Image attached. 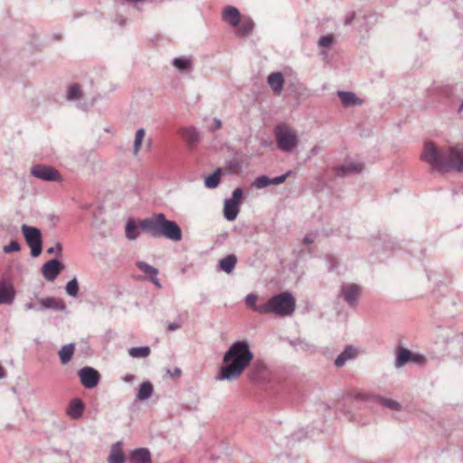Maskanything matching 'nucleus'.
Returning <instances> with one entry per match:
<instances>
[{
    "instance_id": "nucleus-33",
    "label": "nucleus",
    "mask_w": 463,
    "mask_h": 463,
    "mask_svg": "<svg viewBox=\"0 0 463 463\" xmlns=\"http://www.w3.org/2000/svg\"><path fill=\"white\" fill-rule=\"evenodd\" d=\"M81 95L82 93L80 89V86L78 84H73L69 87L66 93V99L70 101H74L80 99Z\"/></svg>"
},
{
    "instance_id": "nucleus-49",
    "label": "nucleus",
    "mask_w": 463,
    "mask_h": 463,
    "mask_svg": "<svg viewBox=\"0 0 463 463\" xmlns=\"http://www.w3.org/2000/svg\"><path fill=\"white\" fill-rule=\"evenodd\" d=\"M180 327H181V323H176V322L170 323L167 326V329L169 331H175V330H177Z\"/></svg>"
},
{
    "instance_id": "nucleus-59",
    "label": "nucleus",
    "mask_w": 463,
    "mask_h": 463,
    "mask_svg": "<svg viewBox=\"0 0 463 463\" xmlns=\"http://www.w3.org/2000/svg\"><path fill=\"white\" fill-rule=\"evenodd\" d=\"M462 335H463V332H462Z\"/></svg>"
},
{
    "instance_id": "nucleus-17",
    "label": "nucleus",
    "mask_w": 463,
    "mask_h": 463,
    "mask_svg": "<svg viewBox=\"0 0 463 463\" xmlns=\"http://www.w3.org/2000/svg\"><path fill=\"white\" fill-rule=\"evenodd\" d=\"M337 96L345 107L360 106L364 103V100L352 91L339 90Z\"/></svg>"
},
{
    "instance_id": "nucleus-53",
    "label": "nucleus",
    "mask_w": 463,
    "mask_h": 463,
    "mask_svg": "<svg viewBox=\"0 0 463 463\" xmlns=\"http://www.w3.org/2000/svg\"><path fill=\"white\" fill-rule=\"evenodd\" d=\"M319 151H320V147L317 146H315L310 149L309 154H310V156H316L319 153Z\"/></svg>"
},
{
    "instance_id": "nucleus-5",
    "label": "nucleus",
    "mask_w": 463,
    "mask_h": 463,
    "mask_svg": "<svg viewBox=\"0 0 463 463\" xmlns=\"http://www.w3.org/2000/svg\"><path fill=\"white\" fill-rule=\"evenodd\" d=\"M278 148L286 153H290L298 144L297 135L287 126L279 125L274 131Z\"/></svg>"
},
{
    "instance_id": "nucleus-44",
    "label": "nucleus",
    "mask_w": 463,
    "mask_h": 463,
    "mask_svg": "<svg viewBox=\"0 0 463 463\" xmlns=\"http://www.w3.org/2000/svg\"><path fill=\"white\" fill-rule=\"evenodd\" d=\"M61 250H62V246L60 242H57L55 244V246L53 247H50L46 250V252L48 254H57V255H61Z\"/></svg>"
},
{
    "instance_id": "nucleus-57",
    "label": "nucleus",
    "mask_w": 463,
    "mask_h": 463,
    "mask_svg": "<svg viewBox=\"0 0 463 463\" xmlns=\"http://www.w3.org/2000/svg\"><path fill=\"white\" fill-rule=\"evenodd\" d=\"M301 341L300 340H298V341H291L290 344L293 345V346H296L298 343H300Z\"/></svg>"
},
{
    "instance_id": "nucleus-9",
    "label": "nucleus",
    "mask_w": 463,
    "mask_h": 463,
    "mask_svg": "<svg viewBox=\"0 0 463 463\" xmlns=\"http://www.w3.org/2000/svg\"><path fill=\"white\" fill-rule=\"evenodd\" d=\"M423 361L422 355L414 354L407 348L400 347L396 354L395 366L400 368L409 363L421 364Z\"/></svg>"
},
{
    "instance_id": "nucleus-43",
    "label": "nucleus",
    "mask_w": 463,
    "mask_h": 463,
    "mask_svg": "<svg viewBox=\"0 0 463 463\" xmlns=\"http://www.w3.org/2000/svg\"><path fill=\"white\" fill-rule=\"evenodd\" d=\"M291 174V171H288L286 174L284 175H281L279 176H276V177H273V178H270V181H271V184L273 185H279L282 183H284L287 179V177Z\"/></svg>"
},
{
    "instance_id": "nucleus-41",
    "label": "nucleus",
    "mask_w": 463,
    "mask_h": 463,
    "mask_svg": "<svg viewBox=\"0 0 463 463\" xmlns=\"http://www.w3.org/2000/svg\"><path fill=\"white\" fill-rule=\"evenodd\" d=\"M257 301V295L250 293L247 295L245 298V303L248 307H251L254 311H256V307H258L259 305H256Z\"/></svg>"
},
{
    "instance_id": "nucleus-54",
    "label": "nucleus",
    "mask_w": 463,
    "mask_h": 463,
    "mask_svg": "<svg viewBox=\"0 0 463 463\" xmlns=\"http://www.w3.org/2000/svg\"><path fill=\"white\" fill-rule=\"evenodd\" d=\"M5 376V370L3 366L0 364V379H3Z\"/></svg>"
},
{
    "instance_id": "nucleus-18",
    "label": "nucleus",
    "mask_w": 463,
    "mask_h": 463,
    "mask_svg": "<svg viewBox=\"0 0 463 463\" xmlns=\"http://www.w3.org/2000/svg\"><path fill=\"white\" fill-rule=\"evenodd\" d=\"M84 409H85V405H84L83 402L79 398H75L71 401L66 411H67V414L71 419L78 420V419L81 418Z\"/></svg>"
},
{
    "instance_id": "nucleus-46",
    "label": "nucleus",
    "mask_w": 463,
    "mask_h": 463,
    "mask_svg": "<svg viewBox=\"0 0 463 463\" xmlns=\"http://www.w3.org/2000/svg\"><path fill=\"white\" fill-rule=\"evenodd\" d=\"M221 128H222V121H221V119L218 118H213V125L209 128V130L210 131H214V130L219 129Z\"/></svg>"
},
{
    "instance_id": "nucleus-47",
    "label": "nucleus",
    "mask_w": 463,
    "mask_h": 463,
    "mask_svg": "<svg viewBox=\"0 0 463 463\" xmlns=\"http://www.w3.org/2000/svg\"><path fill=\"white\" fill-rule=\"evenodd\" d=\"M115 22L121 27L127 24V18L122 16L121 14H117L115 17Z\"/></svg>"
},
{
    "instance_id": "nucleus-45",
    "label": "nucleus",
    "mask_w": 463,
    "mask_h": 463,
    "mask_svg": "<svg viewBox=\"0 0 463 463\" xmlns=\"http://www.w3.org/2000/svg\"><path fill=\"white\" fill-rule=\"evenodd\" d=\"M355 18V13L354 12H349L348 14H346L345 17V21H344V24L345 25H350L353 21L354 20Z\"/></svg>"
},
{
    "instance_id": "nucleus-51",
    "label": "nucleus",
    "mask_w": 463,
    "mask_h": 463,
    "mask_svg": "<svg viewBox=\"0 0 463 463\" xmlns=\"http://www.w3.org/2000/svg\"><path fill=\"white\" fill-rule=\"evenodd\" d=\"M313 242H314V238H313V237H311V236H309V235H307V236H305V237L303 238V243H304V244L308 245V244H311V243H313Z\"/></svg>"
},
{
    "instance_id": "nucleus-21",
    "label": "nucleus",
    "mask_w": 463,
    "mask_h": 463,
    "mask_svg": "<svg viewBox=\"0 0 463 463\" xmlns=\"http://www.w3.org/2000/svg\"><path fill=\"white\" fill-rule=\"evenodd\" d=\"M284 76L281 72H272L268 77V83L275 93L279 94L284 86Z\"/></svg>"
},
{
    "instance_id": "nucleus-29",
    "label": "nucleus",
    "mask_w": 463,
    "mask_h": 463,
    "mask_svg": "<svg viewBox=\"0 0 463 463\" xmlns=\"http://www.w3.org/2000/svg\"><path fill=\"white\" fill-rule=\"evenodd\" d=\"M222 170L217 168L213 174L208 175L204 180V185L209 189L216 188L220 184Z\"/></svg>"
},
{
    "instance_id": "nucleus-48",
    "label": "nucleus",
    "mask_w": 463,
    "mask_h": 463,
    "mask_svg": "<svg viewBox=\"0 0 463 463\" xmlns=\"http://www.w3.org/2000/svg\"><path fill=\"white\" fill-rule=\"evenodd\" d=\"M166 373L171 377H179L181 375V370L177 367H175L173 372L167 369Z\"/></svg>"
},
{
    "instance_id": "nucleus-8",
    "label": "nucleus",
    "mask_w": 463,
    "mask_h": 463,
    "mask_svg": "<svg viewBox=\"0 0 463 463\" xmlns=\"http://www.w3.org/2000/svg\"><path fill=\"white\" fill-rule=\"evenodd\" d=\"M78 375L81 384L87 389H93L99 384L100 380L99 373L90 366H85L79 370Z\"/></svg>"
},
{
    "instance_id": "nucleus-40",
    "label": "nucleus",
    "mask_w": 463,
    "mask_h": 463,
    "mask_svg": "<svg viewBox=\"0 0 463 463\" xmlns=\"http://www.w3.org/2000/svg\"><path fill=\"white\" fill-rule=\"evenodd\" d=\"M242 195H243V189L241 187H238L232 192V198H230L228 200L234 202L240 205Z\"/></svg>"
},
{
    "instance_id": "nucleus-36",
    "label": "nucleus",
    "mask_w": 463,
    "mask_h": 463,
    "mask_svg": "<svg viewBox=\"0 0 463 463\" xmlns=\"http://www.w3.org/2000/svg\"><path fill=\"white\" fill-rule=\"evenodd\" d=\"M144 137H145V129L144 128L137 129V131L136 132L135 141H134V146H133V154L135 156H137L140 150L142 142L144 140Z\"/></svg>"
},
{
    "instance_id": "nucleus-10",
    "label": "nucleus",
    "mask_w": 463,
    "mask_h": 463,
    "mask_svg": "<svg viewBox=\"0 0 463 463\" xmlns=\"http://www.w3.org/2000/svg\"><path fill=\"white\" fill-rule=\"evenodd\" d=\"M64 268L65 266L61 260L57 259H52L42 266L41 270L43 278L46 280L53 281L64 269Z\"/></svg>"
},
{
    "instance_id": "nucleus-13",
    "label": "nucleus",
    "mask_w": 463,
    "mask_h": 463,
    "mask_svg": "<svg viewBox=\"0 0 463 463\" xmlns=\"http://www.w3.org/2000/svg\"><path fill=\"white\" fill-rule=\"evenodd\" d=\"M15 297V291L12 284L1 280L0 281V305H11Z\"/></svg>"
},
{
    "instance_id": "nucleus-26",
    "label": "nucleus",
    "mask_w": 463,
    "mask_h": 463,
    "mask_svg": "<svg viewBox=\"0 0 463 463\" xmlns=\"http://www.w3.org/2000/svg\"><path fill=\"white\" fill-rule=\"evenodd\" d=\"M75 350V344L64 345L59 351V356L62 364H67L72 358Z\"/></svg>"
},
{
    "instance_id": "nucleus-7",
    "label": "nucleus",
    "mask_w": 463,
    "mask_h": 463,
    "mask_svg": "<svg viewBox=\"0 0 463 463\" xmlns=\"http://www.w3.org/2000/svg\"><path fill=\"white\" fill-rule=\"evenodd\" d=\"M31 175L38 179L47 182L61 181V177L58 170L52 165H35L31 168Z\"/></svg>"
},
{
    "instance_id": "nucleus-16",
    "label": "nucleus",
    "mask_w": 463,
    "mask_h": 463,
    "mask_svg": "<svg viewBox=\"0 0 463 463\" xmlns=\"http://www.w3.org/2000/svg\"><path fill=\"white\" fill-rule=\"evenodd\" d=\"M130 463H151V454L148 449L139 448L134 449L129 455Z\"/></svg>"
},
{
    "instance_id": "nucleus-52",
    "label": "nucleus",
    "mask_w": 463,
    "mask_h": 463,
    "mask_svg": "<svg viewBox=\"0 0 463 463\" xmlns=\"http://www.w3.org/2000/svg\"><path fill=\"white\" fill-rule=\"evenodd\" d=\"M24 307L26 310H31V309H35L37 310L38 307L36 305H34L33 303L32 302H28L24 305Z\"/></svg>"
},
{
    "instance_id": "nucleus-58",
    "label": "nucleus",
    "mask_w": 463,
    "mask_h": 463,
    "mask_svg": "<svg viewBox=\"0 0 463 463\" xmlns=\"http://www.w3.org/2000/svg\"><path fill=\"white\" fill-rule=\"evenodd\" d=\"M83 208L84 209H89V205H84Z\"/></svg>"
},
{
    "instance_id": "nucleus-2",
    "label": "nucleus",
    "mask_w": 463,
    "mask_h": 463,
    "mask_svg": "<svg viewBox=\"0 0 463 463\" xmlns=\"http://www.w3.org/2000/svg\"><path fill=\"white\" fill-rule=\"evenodd\" d=\"M420 158L438 172L463 171V148L459 146L439 149L429 141L424 145Z\"/></svg>"
},
{
    "instance_id": "nucleus-38",
    "label": "nucleus",
    "mask_w": 463,
    "mask_h": 463,
    "mask_svg": "<svg viewBox=\"0 0 463 463\" xmlns=\"http://www.w3.org/2000/svg\"><path fill=\"white\" fill-rule=\"evenodd\" d=\"M20 250H21V245L18 242V241H16V240L11 241L9 244L5 245L3 248V251L5 254H9V253L16 252V251H20Z\"/></svg>"
},
{
    "instance_id": "nucleus-56",
    "label": "nucleus",
    "mask_w": 463,
    "mask_h": 463,
    "mask_svg": "<svg viewBox=\"0 0 463 463\" xmlns=\"http://www.w3.org/2000/svg\"><path fill=\"white\" fill-rule=\"evenodd\" d=\"M463 111V100L462 102L460 103L458 109V113H461Z\"/></svg>"
},
{
    "instance_id": "nucleus-11",
    "label": "nucleus",
    "mask_w": 463,
    "mask_h": 463,
    "mask_svg": "<svg viewBox=\"0 0 463 463\" xmlns=\"http://www.w3.org/2000/svg\"><path fill=\"white\" fill-rule=\"evenodd\" d=\"M359 295L360 287L356 284H344L341 287L340 297H342L351 307L356 305Z\"/></svg>"
},
{
    "instance_id": "nucleus-42",
    "label": "nucleus",
    "mask_w": 463,
    "mask_h": 463,
    "mask_svg": "<svg viewBox=\"0 0 463 463\" xmlns=\"http://www.w3.org/2000/svg\"><path fill=\"white\" fill-rule=\"evenodd\" d=\"M382 404L394 411H399L401 409V405L397 402L391 399H382Z\"/></svg>"
},
{
    "instance_id": "nucleus-23",
    "label": "nucleus",
    "mask_w": 463,
    "mask_h": 463,
    "mask_svg": "<svg viewBox=\"0 0 463 463\" xmlns=\"http://www.w3.org/2000/svg\"><path fill=\"white\" fill-rule=\"evenodd\" d=\"M237 257L234 254H229L219 260V269L231 274L237 264Z\"/></svg>"
},
{
    "instance_id": "nucleus-39",
    "label": "nucleus",
    "mask_w": 463,
    "mask_h": 463,
    "mask_svg": "<svg viewBox=\"0 0 463 463\" xmlns=\"http://www.w3.org/2000/svg\"><path fill=\"white\" fill-rule=\"evenodd\" d=\"M335 42V38L332 34H326L320 37L318 41V46L321 48L330 47Z\"/></svg>"
},
{
    "instance_id": "nucleus-6",
    "label": "nucleus",
    "mask_w": 463,
    "mask_h": 463,
    "mask_svg": "<svg viewBox=\"0 0 463 463\" xmlns=\"http://www.w3.org/2000/svg\"><path fill=\"white\" fill-rule=\"evenodd\" d=\"M21 231L24 236L26 243L31 249V256L33 258L40 256L43 250V236L40 229L27 224H23Z\"/></svg>"
},
{
    "instance_id": "nucleus-35",
    "label": "nucleus",
    "mask_w": 463,
    "mask_h": 463,
    "mask_svg": "<svg viewBox=\"0 0 463 463\" xmlns=\"http://www.w3.org/2000/svg\"><path fill=\"white\" fill-rule=\"evenodd\" d=\"M65 291L70 297L76 298L79 294V282L76 278H73L65 286Z\"/></svg>"
},
{
    "instance_id": "nucleus-4",
    "label": "nucleus",
    "mask_w": 463,
    "mask_h": 463,
    "mask_svg": "<svg viewBox=\"0 0 463 463\" xmlns=\"http://www.w3.org/2000/svg\"><path fill=\"white\" fill-rule=\"evenodd\" d=\"M296 308V299L289 292H282L271 297L266 303L260 304L256 312L260 314H274L278 317H289Z\"/></svg>"
},
{
    "instance_id": "nucleus-30",
    "label": "nucleus",
    "mask_w": 463,
    "mask_h": 463,
    "mask_svg": "<svg viewBox=\"0 0 463 463\" xmlns=\"http://www.w3.org/2000/svg\"><path fill=\"white\" fill-rule=\"evenodd\" d=\"M172 64L180 71H189L192 68L191 60L185 57L175 58Z\"/></svg>"
},
{
    "instance_id": "nucleus-27",
    "label": "nucleus",
    "mask_w": 463,
    "mask_h": 463,
    "mask_svg": "<svg viewBox=\"0 0 463 463\" xmlns=\"http://www.w3.org/2000/svg\"><path fill=\"white\" fill-rule=\"evenodd\" d=\"M153 384L149 381L143 382L137 391V398L139 401H146L153 394Z\"/></svg>"
},
{
    "instance_id": "nucleus-19",
    "label": "nucleus",
    "mask_w": 463,
    "mask_h": 463,
    "mask_svg": "<svg viewBox=\"0 0 463 463\" xmlns=\"http://www.w3.org/2000/svg\"><path fill=\"white\" fill-rule=\"evenodd\" d=\"M357 350L353 345H347L345 350L335 358V365L338 368L343 367L347 361L356 357Z\"/></svg>"
},
{
    "instance_id": "nucleus-25",
    "label": "nucleus",
    "mask_w": 463,
    "mask_h": 463,
    "mask_svg": "<svg viewBox=\"0 0 463 463\" xmlns=\"http://www.w3.org/2000/svg\"><path fill=\"white\" fill-rule=\"evenodd\" d=\"M266 370V365L263 361L257 360L252 364L248 373V376L251 381H257L263 372Z\"/></svg>"
},
{
    "instance_id": "nucleus-12",
    "label": "nucleus",
    "mask_w": 463,
    "mask_h": 463,
    "mask_svg": "<svg viewBox=\"0 0 463 463\" xmlns=\"http://www.w3.org/2000/svg\"><path fill=\"white\" fill-rule=\"evenodd\" d=\"M43 309H53L57 311H65L66 304L62 299L56 298L53 297H47L39 300V306L37 311Z\"/></svg>"
},
{
    "instance_id": "nucleus-15",
    "label": "nucleus",
    "mask_w": 463,
    "mask_h": 463,
    "mask_svg": "<svg viewBox=\"0 0 463 463\" xmlns=\"http://www.w3.org/2000/svg\"><path fill=\"white\" fill-rule=\"evenodd\" d=\"M364 169V165L361 163H349L338 165L335 168L337 176L345 177L352 174H358Z\"/></svg>"
},
{
    "instance_id": "nucleus-3",
    "label": "nucleus",
    "mask_w": 463,
    "mask_h": 463,
    "mask_svg": "<svg viewBox=\"0 0 463 463\" xmlns=\"http://www.w3.org/2000/svg\"><path fill=\"white\" fill-rule=\"evenodd\" d=\"M140 229L154 238L165 237L173 241L182 240L181 228L175 221L167 220L164 213H156L139 222Z\"/></svg>"
},
{
    "instance_id": "nucleus-28",
    "label": "nucleus",
    "mask_w": 463,
    "mask_h": 463,
    "mask_svg": "<svg viewBox=\"0 0 463 463\" xmlns=\"http://www.w3.org/2000/svg\"><path fill=\"white\" fill-rule=\"evenodd\" d=\"M254 28V22L250 18H245L241 24L238 25L237 34L240 36H246L250 34Z\"/></svg>"
},
{
    "instance_id": "nucleus-32",
    "label": "nucleus",
    "mask_w": 463,
    "mask_h": 463,
    "mask_svg": "<svg viewBox=\"0 0 463 463\" xmlns=\"http://www.w3.org/2000/svg\"><path fill=\"white\" fill-rule=\"evenodd\" d=\"M137 226L133 219H129L127 222L125 232H126V237L129 241H134L137 238L138 233L137 232Z\"/></svg>"
},
{
    "instance_id": "nucleus-34",
    "label": "nucleus",
    "mask_w": 463,
    "mask_h": 463,
    "mask_svg": "<svg viewBox=\"0 0 463 463\" xmlns=\"http://www.w3.org/2000/svg\"><path fill=\"white\" fill-rule=\"evenodd\" d=\"M137 267L140 270H142L145 274H146L149 279H150V277L157 276L158 275V269H156L155 267L147 264L145 261H137Z\"/></svg>"
},
{
    "instance_id": "nucleus-14",
    "label": "nucleus",
    "mask_w": 463,
    "mask_h": 463,
    "mask_svg": "<svg viewBox=\"0 0 463 463\" xmlns=\"http://www.w3.org/2000/svg\"><path fill=\"white\" fill-rule=\"evenodd\" d=\"M222 19L231 26H238L241 22V13L236 7L228 5L222 11Z\"/></svg>"
},
{
    "instance_id": "nucleus-1",
    "label": "nucleus",
    "mask_w": 463,
    "mask_h": 463,
    "mask_svg": "<svg viewBox=\"0 0 463 463\" xmlns=\"http://www.w3.org/2000/svg\"><path fill=\"white\" fill-rule=\"evenodd\" d=\"M253 353L250 344L246 340L232 343L223 354V365L221 367L217 380L233 381L250 365L253 360Z\"/></svg>"
},
{
    "instance_id": "nucleus-50",
    "label": "nucleus",
    "mask_w": 463,
    "mask_h": 463,
    "mask_svg": "<svg viewBox=\"0 0 463 463\" xmlns=\"http://www.w3.org/2000/svg\"><path fill=\"white\" fill-rule=\"evenodd\" d=\"M149 280L157 288H160L162 286H161V283L157 278V276H153V277H150Z\"/></svg>"
},
{
    "instance_id": "nucleus-55",
    "label": "nucleus",
    "mask_w": 463,
    "mask_h": 463,
    "mask_svg": "<svg viewBox=\"0 0 463 463\" xmlns=\"http://www.w3.org/2000/svg\"><path fill=\"white\" fill-rule=\"evenodd\" d=\"M134 376L131 375V374H128L125 376V381L126 382H131L133 380Z\"/></svg>"
},
{
    "instance_id": "nucleus-31",
    "label": "nucleus",
    "mask_w": 463,
    "mask_h": 463,
    "mask_svg": "<svg viewBox=\"0 0 463 463\" xmlns=\"http://www.w3.org/2000/svg\"><path fill=\"white\" fill-rule=\"evenodd\" d=\"M150 354V347L147 345L131 347L128 350V354L134 358L147 357Z\"/></svg>"
},
{
    "instance_id": "nucleus-20",
    "label": "nucleus",
    "mask_w": 463,
    "mask_h": 463,
    "mask_svg": "<svg viewBox=\"0 0 463 463\" xmlns=\"http://www.w3.org/2000/svg\"><path fill=\"white\" fill-rule=\"evenodd\" d=\"M182 136L190 148L194 147L200 139V133L194 127H188L182 129Z\"/></svg>"
},
{
    "instance_id": "nucleus-22",
    "label": "nucleus",
    "mask_w": 463,
    "mask_h": 463,
    "mask_svg": "<svg viewBox=\"0 0 463 463\" xmlns=\"http://www.w3.org/2000/svg\"><path fill=\"white\" fill-rule=\"evenodd\" d=\"M108 461L109 463H125L126 458L121 449V441H118L112 445Z\"/></svg>"
},
{
    "instance_id": "nucleus-37",
    "label": "nucleus",
    "mask_w": 463,
    "mask_h": 463,
    "mask_svg": "<svg viewBox=\"0 0 463 463\" xmlns=\"http://www.w3.org/2000/svg\"><path fill=\"white\" fill-rule=\"evenodd\" d=\"M271 184L270 177L268 175H260L252 183V186L257 189H262Z\"/></svg>"
},
{
    "instance_id": "nucleus-24",
    "label": "nucleus",
    "mask_w": 463,
    "mask_h": 463,
    "mask_svg": "<svg viewBox=\"0 0 463 463\" xmlns=\"http://www.w3.org/2000/svg\"><path fill=\"white\" fill-rule=\"evenodd\" d=\"M240 212V205L234 202L225 200L223 207V215L228 221H234Z\"/></svg>"
}]
</instances>
